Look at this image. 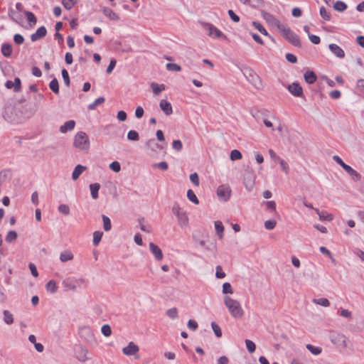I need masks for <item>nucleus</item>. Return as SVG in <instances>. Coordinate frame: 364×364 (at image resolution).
I'll return each instance as SVG.
<instances>
[{
  "label": "nucleus",
  "mask_w": 364,
  "mask_h": 364,
  "mask_svg": "<svg viewBox=\"0 0 364 364\" xmlns=\"http://www.w3.org/2000/svg\"><path fill=\"white\" fill-rule=\"evenodd\" d=\"M159 107L166 115H171L173 113L172 105L166 100H161L159 102Z\"/></svg>",
  "instance_id": "obj_18"
},
{
  "label": "nucleus",
  "mask_w": 364,
  "mask_h": 364,
  "mask_svg": "<svg viewBox=\"0 0 364 364\" xmlns=\"http://www.w3.org/2000/svg\"><path fill=\"white\" fill-rule=\"evenodd\" d=\"M149 250L156 260L159 261L163 259L164 256L161 250L154 242L149 243Z\"/></svg>",
  "instance_id": "obj_16"
},
{
  "label": "nucleus",
  "mask_w": 364,
  "mask_h": 364,
  "mask_svg": "<svg viewBox=\"0 0 364 364\" xmlns=\"http://www.w3.org/2000/svg\"><path fill=\"white\" fill-rule=\"evenodd\" d=\"M262 17L264 19L271 25L276 26L278 30L279 29V26H282L284 23H281L280 21L272 14L268 12H263Z\"/></svg>",
  "instance_id": "obj_10"
},
{
  "label": "nucleus",
  "mask_w": 364,
  "mask_h": 364,
  "mask_svg": "<svg viewBox=\"0 0 364 364\" xmlns=\"http://www.w3.org/2000/svg\"><path fill=\"white\" fill-rule=\"evenodd\" d=\"M328 48L331 50V52L332 53H333V55L335 56H336L337 58H343L345 57L344 50L337 44H335V43L329 44Z\"/></svg>",
  "instance_id": "obj_15"
},
{
  "label": "nucleus",
  "mask_w": 364,
  "mask_h": 364,
  "mask_svg": "<svg viewBox=\"0 0 364 364\" xmlns=\"http://www.w3.org/2000/svg\"><path fill=\"white\" fill-rule=\"evenodd\" d=\"M166 68L168 71H172V72H178V71H181V68L180 65H178V64H176V63H167L166 65Z\"/></svg>",
  "instance_id": "obj_44"
},
{
  "label": "nucleus",
  "mask_w": 364,
  "mask_h": 364,
  "mask_svg": "<svg viewBox=\"0 0 364 364\" xmlns=\"http://www.w3.org/2000/svg\"><path fill=\"white\" fill-rule=\"evenodd\" d=\"M76 3L77 0H62V4L67 10H70Z\"/></svg>",
  "instance_id": "obj_47"
},
{
  "label": "nucleus",
  "mask_w": 364,
  "mask_h": 364,
  "mask_svg": "<svg viewBox=\"0 0 364 364\" xmlns=\"http://www.w3.org/2000/svg\"><path fill=\"white\" fill-rule=\"evenodd\" d=\"M190 180L196 186H199L200 181H199V177H198V175L197 173H191L190 175Z\"/></svg>",
  "instance_id": "obj_60"
},
{
  "label": "nucleus",
  "mask_w": 364,
  "mask_h": 364,
  "mask_svg": "<svg viewBox=\"0 0 364 364\" xmlns=\"http://www.w3.org/2000/svg\"><path fill=\"white\" fill-rule=\"evenodd\" d=\"M105 98L104 97H100L97 98L92 103L88 105V109L90 110H94L97 105L102 104L105 102Z\"/></svg>",
  "instance_id": "obj_37"
},
{
  "label": "nucleus",
  "mask_w": 364,
  "mask_h": 364,
  "mask_svg": "<svg viewBox=\"0 0 364 364\" xmlns=\"http://www.w3.org/2000/svg\"><path fill=\"white\" fill-rule=\"evenodd\" d=\"M287 89L295 97H301L303 95V89L298 82H293L289 85Z\"/></svg>",
  "instance_id": "obj_11"
},
{
  "label": "nucleus",
  "mask_w": 364,
  "mask_h": 364,
  "mask_svg": "<svg viewBox=\"0 0 364 364\" xmlns=\"http://www.w3.org/2000/svg\"><path fill=\"white\" fill-rule=\"evenodd\" d=\"M312 302L315 304H318L324 307H328L330 306L329 301L326 298L314 299Z\"/></svg>",
  "instance_id": "obj_36"
},
{
  "label": "nucleus",
  "mask_w": 364,
  "mask_h": 364,
  "mask_svg": "<svg viewBox=\"0 0 364 364\" xmlns=\"http://www.w3.org/2000/svg\"><path fill=\"white\" fill-rule=\"evenodd\" d=\"M223 293L224 294H232L233 293V290H232V286H231V284L229 282H225L223 284Z\"/></svg>",
  "instance_id": "obj_55"
},
{
  "label": "nucleus",
  "mask_w": 364,
  "mask_h": 364,
  "mask_svg": "<svg viewBox=\"0 0 364 364\" xmlns=\"http://www.w3.org/2000/svg\"><path fill=\"white\" fill-rule=\"evenodd\" d=\"M187 198L188 199L191 201L192 203H193L194 204H198L199 203V200L196 196V195L195 194V193L193 192V190L191 189H189L187 191Z\"/></svg>",
  "instance_id": "obj_39"
},
{
  "label": "nucleus",
  "mask_w": 364,
  "mask_h": 364,
  "mask_svg": "<svg viewBox=\"0 0 364 364\" xmlns=\"http://www.w3.org/2000/svg\"><path fill=\"white\" fill-rule=\"evenodd\" d=\"M87 353H88V350L87 348H85L82 346L78 347L77 349L76 350L77 358L80 361L85 362V360H87L88 359V358L87 356Z\"/></svg>",
  "instance_id": "obj_20"
},
{
  "label": "nucleus",
  "mask_w": 364,
  "mask_h": 364,
  "mask_svg": "<svg viewBox=\"0 0 364 364\" xmlns=\"http://www.w3.org/2000/svg\"><path fill=\"white\" fill-rule=\"evenodd\" d=\"M74 255L70 250H65L60 254V260L62 262H66L73 259Z\"/></svg>",
  "instance_id": "obj_27"
},
{
  "label": "nucleus",
  "mask_w": 364,
  "mask_h": 364,
  "mask_svg": "<svg viewBox=\"0 0 364 364\" xmlns=\"http://www.w3.org/2000/svg\"><path fill=\"white\" fill-rule=\"evenodd\" d=\"M211 327L213 331H214L215 335L218 338H220L222 336V331L220 329V327L215 322L211 323Z\"/></svg>",
  "instance_id": "obj_50"
},
{
  "label": "nucleus",
  "mask_w": 364,
  "mask_h": 364,
  "mask_svg": "<svg viewBox=\"0 0 364 364\" xmlns=\"http://www.w3.org/2000/svg\"><path fill=\"white\" fill-rule=\"evenodd\" d=\"M151 88L153 91V93L155 95H158L160 92L165 90L166 86L164 84H158L156 82H151Z\"/></svg>",
  "instance_id": "obj_28"
},
{
  "label": "nucleus",
  "mask_w": 364,
  "mask_h": 364,
  "mask_svg": "<svg viewBox=\"0 0 364 364\" xmlns=\"http://www.w3.org/2000/svg\"><path fill=\"white\" fill-rule=\"evenodd\" d=\"M279 31L282 33V36L291 44L299 48L301 46V43L299 36L287 25L284 23L282 26H279Z\"/></svg>",
  "instance_id": "obj_2"
},
{
  "label": "nucleus",
  "mask_w": 364,
  "mask_h": 364,
  "mask_svg": "<svg viewBox=\"0 0 364 364\" xmlns=\"http://www.w3.org/2000/svg\"><path fill=\"white\" fill-rule=\"evenodd\" d=\"M46 290L51 294H55L58 291V286L54 280H50L46 286Z\"/></svg>",
  "instance_id": "obj_32"
},
{
  "label": "nucleus",
  "mask_w": 364,
  "mask_h": 364,
  "mask_svg": "<svg viewBox=\"0 0 364 364\" xmlns=\"http://www.w3.org/2000/svg\"><path fill=\"white\" fill-rule=\"evenodd\" d=\"M101 332L106 337L110 336L112 334L111 327L108 324H105L101 328Z\"/></svg>",
  "instance_id": "obj_53"
},
{
  "label": "nucleus",
  "mask_w": 364,
  "mask_h": 364,
  "mask_svg": "<svg viewBox=\"0 0 364 364\" xmlns=\"http://www.w3.org/2000/svg\"><path fill=\"white\" fill-rule=\"evenodd\" d=\"M172 213L177 218L179 226L181 228L188 226L189 220L186 212L182 210L177 202H175L172 206Z\"/></svg>",
  "instance_id": "obj_4"
},
{
  "label": "nucleus",
  "mask_w": 364,
  "mask_h": 364,
  "mask_svg": "<svg viewBox=\"0 0 364 364\" xmlns=\"http://www.w3.org/2000/svg\"><path fill=\"white\" fill-rule=\"evenodd\" d=\"M252 25L262 35L268 36L269 33L267 29L258 21H253Z\"/></svg>",
  "instance_id": "obj_33"
},
{
  "label": "nucleus",
  "mask_w": 364,
  "mask_h": 364,
  "mask_svg": "<svg viewBox=\"0 0 364 364\" xmlns=\"http://www.w3.org/2000/svg\"><path fill=\"white\" fill-rule=\"evenodd\" d=\"M139 350V348L138 346L132 341L129 342V344L122 349L123 353L126 355H133L136 354Z\"/></svg>",
  "instance_id": "obj_12"
},
{
  "label": "nucleus",
  "mask_w": 364,
  "mask_h": 364,
  "mask_svg": "<svg viewBox=\"0 0 364 364\" xmlns=\"http://www.w3.org/2000/svg\"><path fill=\"white\" fill-rule=\"evenodd\" d=\"M245 345H246V348L247 349V350L250 353H252L255 351V349H256V346H255V343L249 340V339H246L245 340Z\"/></svg>",
  "instance_id": "obj_49"
},
{
  "label": "nucleus",
  "mask_w": 364,
  "mask_h": 364,
  "mask_svg": "<svg viewBox=\"0 0 364 364\" xmlns=\"http://www.w3.org/2000/svg\"><path fill=\"white\" fill-rule=\"evenodd\" d=\"M348 174L355 181H360V178H361L360 174L358 171H356L355 169H353V170Z\"/></svg>",
  "instance_id": "obj_63"
},
{
  "label": "nucleus",
  "mask_w": 364,
  "mask_h": 364,
  "mask_svg": "<svg viewBox=\"0 0 364 364\" xmlns=\"http://www.w3.org/2000/svg\"><path fill=\"white\" fill-rule=\"evenodd\" d=\"M172 147L173 149H175L178 151H181L183 148L182 142L178 139L174 140L172 143Z\"/></svg>",
  "instance_id": "obj_61"
},
{
  "label": "nucleus",
  "mask_w": 364,
  "mask_h": 364,
  "mask_svg": "<svg viewBox=\"0 0 364 364\" xmlns=\"http://www.w3.org/2000/svg\"><path fill=\"white\" fill-rule=\"evenodd\" d=\"M79 333L80 337L87 342L92 343L95 341L94 333L90 327L84 326L80 328Z\"/></svg>",
  "instance_id": "obj_8"
},
{
  "label": "nucleus",
  "mask_w": 364,
  "mask_h": 364,
  "mask_svg": "<svg viewBox=\"0 0 364 364\" xmlns=\"http://www.w3.org/2000/svg\"><path fill=\"white\" fill-rule=\"evenodd\" d=\"M73 146L81 151H87L90 147L88 136L84 132H78L74 136Z\"/></svg>",
  "instance_id": "obj_3"
},
{
  "label": "nucleus",
  "mask_w": 364,
  "mask_h": 364,
  "mask_svg": "<svg viewBox=\"0 0 364 364\" xmlns=\"http://www.w3.org/2000/svg\"><path fill=\"white\" fill-rule=\"evenodd\" d=\"M50 89L55 94L59 93V84L56 78L53 79L49 83Z\"/></svg>",
  "instance_id": "obj_38"
},
{
  "label": "nucleus",
  "mask_w": 364,
  "mask_h": 364,
  "mask_svg": "<svg viewBox=\"0 0 364 364\" xmlns=\"http://www.w3.org/2000/svg\"><path fill=\"white\" fill-rule=\"evenodd\" d=\"M242 4L250 6L252 7H257L263 4V0H239Z\"/></svg>",
  "instance_id": "obj_31"
},
{
  "label": "nucleus",
  "mask_w": 364,
  "mask_h": 364,
  "mask_svg": "<svg viewBox=\"0 0 364 364\" xmlns=\"http://www.w3.org/2000/svg\"><path fill=\"white\" fill-rule=\"evenodd\" d=\"M152 166L154 168H159L162 171H166L168 168V165L166 161L154 164Z\"/></svg>",
  "instance_id": "obj_56"
},
{
  "label": "nucleus",
  "mask_w": 364,
  "mask_h": 364,
  "mask_svg": "<svg viewBox=\"0 0 364 364\" xmlns=\"http://www.w3.org/2000/svg\"><path fill=\"white\" fill-rule=\"evenodd\" d=\"M75 127V122L71 119L65 122L62 126H60L59 130L61 133L65 134L68 131H72L73 129H74Z\"/></svg>",
  "instance_id": "obj_21"
},
{
  "label": "nucleus",
  "mask_w": 364,
  "mask_h": 364,
  "mask_svg": "<svg viewBox=\"0 0 364 364\" xmlns=\"http://www.w3.org/2000/svg\"><path fill=\"white\" fill-rule=\"evenodd\" d=\"M205 28L207 29L208 32V36L213 38H220L225 36L223 35L222 31H220L218 28L210 23H206Z\"/></svg>",
  "instance_id": "obj_9"
},
{
  "label": "nucleus",
  "mask_w": 364,
  "mask_h": 364,
  "mask_svg": "<svg viewBox=\"0 0 364 364\" xmlns=\"http://www.w3.org/2000/svg\"><path fill=\"white\" fill-rule=\"evenodd\" d=\"M9 171L4 169L0 171V184L4 183L9 175Z\"/></svg>",
  "instance_id": "obj_59"
},
{
  "label": "nucleus",
  "mask_w": 364,
  "mask_h": 364,
  "mask_svg": "<svg viewBox=\"0 0 364 364\" xmlns=\"http://www.w3.org/2000/svg\"><path fill=\"white\" fill-rule=\"evenodd\" d=\"M47 34V30L45 26L39 27L36 31L31 35V40L33 42L37 41L39 39L45 37Z\"/></svg>",
  "instance_id": "obj_13"
},
{
  "label": "nucleus",
  "mask_w": 364,
  "mask_h": 364,
  "mask_svg": "<svg viewBox=\"0 0 364 364\" xmlns=\"http://www.w3.org/2000/svg\"><path fill=\"white\" fill-rule=\"evenodd\" d=\"M103 232L101 231H95L93 233V245L97 246L102 240Z\"/></svg>",
  "instance_id": "obj_41"
},
{
  "label": "nucleus",
  "mask_w": 364,
  "mask_h": 364,
  "mask_svg": "<svg viewBox=\"0 0 364 364\" xmlns=\"http://www.w3.org/2000/svg\"><path fill=\"white\" fill-rule=\"evenodd\" d=\"M304 77L305 81L310 85L314 84L317 79L316 75L311 70L305 72Z\"/></svg>",
  "instance_id": "obj_23"
},
{
  "label": "nucleus",
  "mask_w": 364,
  "mask_h": 364,
  "mask_svg": "<svg viewBox=\"0 0 364 364\" xmlns=\"http://www.w3.org/2000/svg\"><path fill=\"white\" fill-rule=\"evenodd\" d=\"M331 341L338 348H345L347 346V338L343 334L338 333L331 334Z\"/></svg>",
  "instance_id": "obj_7"
},
{
  "label": "nucleus",
  "mask_w": 364,
  "mask_h": 364,
  "mask_svg": "<svg viewBox=\"0 0 364 364\" xmlns=\"http://www.w3.org/2000/svg\"><path fill=\"white\" fill-rule=\"evenodd\" d=\"M63 285L69 290L75 291L77 288L85 287L86 280L83 278L68 277L63 281Z\"/></svg>",
  "instance_id": "obj_5"
},
{
  "label": "nucleus",
  "mask_w": 364,
  "mask_h": 364,
  "mask_svg": "<svg viewBox=\"0 0 364 364\" xmlns=\"http://www.w3.org/2000/svg\"><path fill=\"white\" fill-rule=\"evenodd\" d=\"M215 229L218 237L222 239L223 237L224 227L221 221L218 220L215 222Z\"/></svg>",
  "instance_id": "obj_30"
},
{
  "label": "nucleus",
  "mask_w": 364,
  "mask_h": 364,
  "mask_svg": "<svg viewBox=\"0 0 364 364\" xmlns=\"http://www.w3.org/2000/svg\"><path fill=\"white\" fill-rule=\"evenodd\" d=\"M24 14L31 25H35L36 23V18L31 11H25Z\"/></svg>",
  "instance_id": "obj_40"
},
{
  "label": "nucleus",
  "mask_w": 364,
  "mask_h": 364,
  "mask_svg": "<svg viewBox=\"0 0 364 364\" xmlns=\"http://www.w3.org/2000/svg\"><path fill=\"white\" fill-rule=\"evenodd\" d=\"M14 41L16 44L21 45L24 42V38L22 35L16 33L14 36Z\"/></svg>",
  "instance_id": "obj_62"
},
{
  "label": "nucleus",
  "mask_w": 364,
  "mask_h": 364,
  "mask_svg": "<svg viewBox=\"0 0 364 364\" xmlns=\"http://www.w3.org/2000/svg\"><path fill=\"white\" fill-rule=\"evenodd\" d=\"M230 157L232 161H235L242 159V156L240 151L237 149H233L230 152Z\"/></svg>",
  "instance_id": "obj_46"
},
{
  "label": "nucleus",
  "mask_w": 364,
  "mask_h": 364,
  "mask_svg": "<svg viewBox=\"0 0 364 364\" xmlns=\"http://www.w3.org/2000/svg\"><path fill=\"white\" fill-rule=\"evenodd\" d=\"M62 77L63 78L64 83L66 86L69 87L70 85V80L68 72L66 69H63L61 71Z\"/></svg>",
  "instance_id": "obj_52"
},
{
  "label": "nucleus",
  "mask_w": 364,
  "mask_h": 364,
  "mask_svg": "<svg viewBox=\"0 0 364 364\" xmlns=\"http://www.w3.org/2000/svg\"><path fill=\"white\" fill-rule=\"evenodd\" d=\"M58 211L65 215H68L70 214V208L68 205L66 204H60L58 208Z\"/></svg>",
  "instance_id": "obj_54"
},
{
  "label": "nucleus",
  "mask_w": 364,
  "mask_h": 364,
  "mask_svg": "<svg viewBox=\"0 0 364 364\" xmlns=\"http://www.w3.org/2000/svg\"><path fill=\"white\" fill-rule=\"evenodd\" d=\"M166 315L171 319H175L178 317V310L176 308H171L166 311Z\"/></svg>",
  "instance_id": "obj_51"
},
{
  "label": "nucleus",
  "mask_w": 364,
  "mask_h": 364,
  "mask_svg": "<svg viewBox=\"0 0 364 364\" xmlns=\"http://www.w3.org/2000/svg\"><path fill=\"white\" fill-rule=\"evenodd\" d=\"M1 51L2 55L5 58L11 57V55L12 54V51H13L11 45L9 43H3L1 45Z\"/></svg>",
  "instance_id": "obj_22"
},
{
  "label": "nucleus",
  "mask_w": 364,
  "mask_h": 364,
  "mask_svg": "<svg viewBox=\"0 0 364 364\" xmlns=\"http://www.w3.org/2000/svg\"><path fill=\"white\" fill-rule=\"evenodd\" d=\"M217 196L218 198L223 201H228L231 196V189L228 185H220L217 188Z\"/></svg>",
  "instance_id": "obj_6"
},
{
  "label": "nucleus",
  "mask_w": 364,
  "mask_h": 364,
  "mask_svg": "<svg viewBox=\"0 0 364 364\" xmlns=\"http://www.w3.org/2000/svg\"><path fill=\"white\" fill-rule=\"evenodd\" d=\"M356 89L360 92H364V79H359L356 82Z\"/></svg>",
  "instance_id": "obj_64"
},
{
  "label": "nucleus",
  "mask_w": 364,
  "mask_h": 364,
  "mask_svg": "<svg viewBox=\"0 0 364 364\" xmlns=\"http://www.w3.org/2000/svg\"><path fill=\"white\" fill-rule=\"evenodd\" d=\"M306 348L314 355H317L321 353V348L317 346H314L311 344H307Z\"/></svg>",
  "instance_id": "obj_45"
},
{
  "label": "nucleus",
  "mask_w": 364,
  "mask_h": 364,
  "mask_svg": "<svg viewBox=\"0 0 364 364\" xmlns=\"http://www.w3.org/2000/svg\"><path fill=\"white\" fill-rule=\"evenodd\" d=\"M276 221L274 220H268L264 222V228L267 230H273L276 226Z\"/></svg>",
  "instance_id": "obj_58"
},
{
  "label": "nucleus",
  "mask_w": 364,
  "mask_h": 364,
  "mask_svg": "<svg viewBox=\"0 0 364 364\" xmlns=\"http://www.w3.org/2000/svg\"><path fill=\"white\" fill-rule=\"evenodd\" d=\"M17 233L14 230H10L8 232L6 236V241L7 242H11L16 240L17 238Z\"/></svg>",
  "instance_id": "obj_43"
},
{
  "label": "nucleus",
  "mask_w": 364,
  "mask_h": 364,
  "mask_svg": "<svg viewBox=\"0 0 364 364\" xmlns=\"http://www.w3.org/2000/svg\"><path fill=\"white\" fill-rule=\"evenodd\" d=\"M85 169V166L80 164L77 165L73 171L72 178L75 181L77 180Z\"/></svg>",
  "instance_id": "obj_26"
},
{
  "label": "nucleus",
  "mask_w": 364,
  "mask_h": 364,
  "mask_svg": "<svg viewBox=\"0 0 364 364\" xmlns=\"http://www.w3.org/2000/svg\"><path fill=\"white\" fill-rule=\"evenodd\" d=\"M3 320L5 323L8 325H11L14 323V316L13 314L8 310L3 311Z\"/></svg>",
  "instance_id": "obj_29"
},
{
  "label": "nucleus",
  "mask_w": 364,
  "mask_h": 364,
  "mask_svg": "<svg viewBox=\"0 0 364 364\" xmlns=\"http://www.w3.org/2000/svg\"><path fill=\"white\" fill-rule=\"evenodd\" d=\"M102 11L103 14L110 20L118 21L119 19V15L109 7L105 6Z\"/></svg>",
  "instance_id": "obj_19"
},
{
  "label": "nucleus",
  "mask_w": 364,
  "mask_h": 364,
  "mask_svg": "<svg viewBox=\"0 0 364 364\" xmlns=\"http://www.w3.org/2000/svg\"><path fill=\"white\" fill-rule=\"evenodd\" d=\"M223 301L225 306L228 309L232 317L235 318H240L243 316L244 311L242 305L237 300L234 299L229 296H225Z\"/></svg>",
  "instance_id": "obj_1"
},
{
  "label": "nucleus",
  "mask_w": 364,
  "mask_h": 364,
  "mask_svg": "<svg viewBox=\"0 0 364 364\" xmlns=\"http://www.w3.org/2000/svg\"><path fill=\"white\" fill-rule=\"evenodd\" d=\"M100 188V184L98 183H91L90 185V190L91 196L94 200H96L99 197V190Z\"/></svg>",
  "instance_id": "obj_24"
},
{
  "label": "nucleus",
  "mask_w": 364,
  "mask_h": 364,
  "mask_svg": "<svg viewBox=\"0 0 364 364\" xmlns=\"http://www.w3.org/2000/svg\"><path fill=\"white\" fill-rule=\"evenodd\" d=\"M333 9L339 12H343L347 9V4L342 1H337L334 5Z\"/></svg>",
  "instance_id": "obj_34"
},
{
  "label": "nucleus",
  "mask_w": 364,
  "mask_h": 364,
  "mask_svg": "<svg viewBox=\"0 0 364 364\" xmlns=\"http://www.w3.org/2000/svg\"><path fill=\"white\" fill-rule=\"evenodd\" d=\"M102 221H103V228H104V230L106 232L109 231L112 229V223H111L110 219L107 216H106L105 215H102Z\"/></svg>",
  "instance_id": "obj_35"
},
{
  "label": "nucleus",
  "mask_w": 364,
  "mask_h": 364,
  "mask_svg": "<svg viewBox=\"0 0 364 364\" xmlns=\"http://www.w3.org/2000/svg\"><path fill=\"white\" fill-rule=\"evenodd\" d=\"M5 87L8 89H14V92H19L21 90V80L16 77L14 81L7 80Z\"/></svg>",
  "instance_id": "obj_17"
},
{
  "label": "nucleus",
  "mask_w": 364,
  "mask_h": 364,
  "mask_svg": "<svg viewBox=\"0 0 364 364\" xmlns=\"http://www.w3.org/2000/svg\"><path fill=\"white\" fill-rule=\"evenodd\" d=\"M245 76L254 86L257 87V83L260 84L259 77L251 69L246 70Z\"/></svg>",
  "instance_id": "obj_14"
},
{
  "label": "nucleus",
  "mask_w": 364,
  "mask_h": 364,
  "mask_svg": "<svg viewBox=\"0 0 364 364\" xmlns=\"http://www.w3.org/2000/svg\"><path fill=\"white\" fill-rule=\"evenodd\" d=\"M109 168L113 171L118 173L121 170V165L118 161H115L109 164Z\"/></svg>",
  "instance_id": "obj_57"
},
{
  "label": "nucleus",
  "mask_w": 364,
  "mask_h": 364,
  "mask_svg": "<svg viewBox=\"0 0 364 364\" xmlns=\"http://www.w3.org/2000/svg\"><path fill=\"white\" fill-rule=\"evenodd\" d=\"M127 139L130 141H138L139 139V134L135 130H130L127 134Z\"/></svg>",
  "instance_id": "obj_48"
},
{
  "label": "nucleus",
  "mask_w": 364,
  "mask_h": 364,
  "mask_svg": "<svg viewBox=\"0 0 364 364\" xmlns=\"http://www.w3.org/2000/svg\"><path fill=\"white\" fill-rule=\"evenodd\" d=\"M320 16L325 21L331 20V14L324 6H321L319 10Z\"/></svg>",
  "instance_id": "obj_42"
},
{
  "label": "nucleus",
  "mask_w": 364,
  "mask_h": 364,
  "mask_svg": "<svg viewBox=\"0 0 364 364\" xmlns=\"http://www.w3.org/2000/svg\"><path fill=\"white\" fill-rule=\"evenodd\" d=\"M314 210L318 214L321 220L331 221L333 219V215L328 213L326 211H320L317 208H315Z\"/></svg>",
  "instance_id": "obj_25"
}]
</instances>
